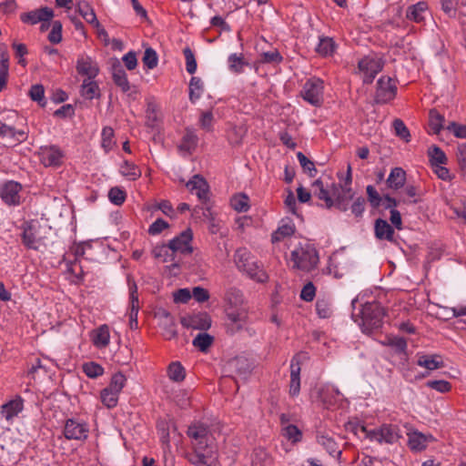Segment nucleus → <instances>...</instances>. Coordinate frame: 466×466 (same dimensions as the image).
Wrapping results in <instances>:
<instances>
[{"label": "nucleus", "mask_w": 466, "mask_h": 466, "mask_svg": "<svg viewBox=\"0 0 466 466\" xmlns=\"http://www.w3.org/2000/svg\"><path fill=\"white\" fill-rule=\"evenodd\" d=\"M193 452L189 461L195 465L214 466L218 461L215 437L210 429L204 423L196 422L187 429Z\"/></svg>", "instance_id": "obj_1"}, {"label": "nucleus", "mask_w": 466, "mask_h": 466, "mask_svg": "<svg viewBox=\"0 0 466 466\" xmlns=\"http://www.w3.org/2000/svg\"><path fill=\"white\" fill-rule=\"evenodd\" d=\"M340 183H331L325 187L320 179L315 180L311 187L313 194L323 200L326 208L336 207L340 210H347L350 200L353 198L351 184V167L348 166L345 178L340 177Z\"/></svg>", "instance_id": "obj_2"}, {"label": "nucleus", "mask_w": 466, "mask_h": 466, "mask_svg": "<svg viewBox=\"0 0 466 466\" xmlns=\"http://www.w3.org/2000/svg\"><path fill=\"white\" fill-rule=\"evenodd\" d=\"M223 302L227 332L233 335L240 331L247 323V301L241 290L229 288L224 294Z\"/></svg>", "instance_id": "obj_3"}, {"label": "nucleus", "mask_w": 466, "mask_h": 466, "mask_svg": "<svg viewBox=\"0 0 466 466\" xmlns=\"http://www.w3.org/2000/svg\"><path fill=\"white\" fill-rule=\"evenodd\" d=\"M319 254L315 246L309 241H299L287 256V263L292 269L309 272L319 263Z\"/></svg>", "instance_id": "obj_4"}, {"label": "nucleus", "mask_w": 466, "mask_h": 466, "mask_svg": "<svg viewBox=\"0 0 466 466\" xmlns=\"http://www.w3.org/2000/svg\"><path fill=\"white\" fill-rule=\"evenodd\" d=\"M234 260L237 268L250 279L261 283L268 280L267 273L247 248H238L234 255Z\"/></svg>", "instance_id": "obj_5"}, {"label": "nucleus", "mask_w": 466, "mask_h": 466, "mask_svg": "<svg viewBox=\"0 0 466 466\" xmlns=\"http://www.w3.org/2000/svg\"><path fill=\"white\" fill-rule=\"evenodd\" d=\"M360 325L363 332L370 333L380 327L384 315L383 309L379 303L368 302L362 305L360 309Z\"/></svg>", "instance_id": "obj_6"}, {"label": "nucleus", "mask_w": 466, "mask_h": 466, "mask_svg": "<svg viewBox=\"0 0 466 466\" xmlns=\"http://www.w3.org/2000/svg\"><path fill=\"white\" fill-rule=\"evenodd\" d=\"M127 378L121 372H116L111 377L107 387L100 392L101 402L108 409H113L117 405L120 392L126 386Z\"/></svg>", "instance_id": "obj_7"}, {"label": "nucleus", "mask_w": 466, "mask_h": 466, "mask_svg": "<svg viewBox=\"0 0 466 466\" xmlns=\"http://www.w3.org/2000/svg\"><path fill=\"white\" fill-rule=\"evenodd\" d=\"M360 430L371 441H377L380 444H394L401 437L399 427L392 424H383L373 430H367L365 427H361Z\"/></svg>", "instance_id": "obj_8"}, {"label": "nucleus", "mask_w": 466, "mask_h": 466, "mask_svg": "<svg viewBox=\"0 0 466 466\" xmlns=\"http://www.w3.org/2000/svg\"><path fill=\"white\" fill-rule=\"evenodd\" d=\"M323 81L318 77H311L303 85L301 96L310 105L319 106L323 102Z\"/></svg>", "instance_id": "obj_9"}, {"label": "nucleus", "mask_w": 466, "mask_h": 466, "mask_svg": "<svg viewBox=\"0 0 466 466\" xmlns=\"http://www.w3.org/2000/svg\"><path fill=\"white\" fill-rule=\"evenodd\" d=\"M89 427L87 423L77 419H67L65 422L64 435L67 440L85 441L87 439Z\"/></svg>", "instance_id": "obj_10"}, {"label": "nucleus", "mask_w": 466, "mask_h": 466, "mask_svg": "<svg viewBox=\"0 0 466 466\" xmlns=\"http://www.w3.org/2000/svg\"><path fill=\"white\" fill-rule=\"evenodd\" d=\"M41 226L38 221L32 220L23 226V243L32 249H37L42 242L43 237L40 234Z\"/></svg>", "instance_id": "obj_11"}, {"label": "nucleus", "mask_w": 466, "mask_h": 466, "mask_svg": "<svg viewBox=\"0 0 466 466\" xmlns=\"http://www.w3.org/2000/svg\"><path fill=\"white\" fill-rule=\"evenodd\" d=\"M22 185L14 180H8L0 187V197L9 206H16L21 201Z\"/></svg>", "instance_id": "obj_12"}, {"label": "nucleus", "mask_w": 466, "mask_h": 466, "mask_svg": "<svg viewBox=\"0 0 466 466\" xmlns=\"http://www.w3.org/2000/svg\"><path fill=\"white\" fill-rule=\"evenodd\" d=\"M382 67L381 59L374 56H365L359 62V68L362 72L363 81L366 83H370Z\"/></svg>", "instance_id": "obj_13"}, {"label": "nucleus", "mask_w": 466, "mask_h": 466, "mask_svg": "<svg viewBox=\"0 0 466 466\" xmlns=\"http://www.w3.org/2000/svg\"><path fill=\"white\" fill-rule=\"evenodd\" d=\"M54 17V11L47 6H43L38 9H34L20 15V20L30 25H35L38 23H49Z\"/></svg>", "instance_id": "obj_14"}, {"label": "nucleus", "mask_w": 466, "mask_h": 466, "mask_svg": "<svg viewBox=\"0 0 466 466\" xmlns=\"http://www.w3.org/2000/svg\"><path fill=\"white\" fill-rule=\"evenodd\" d=\"M397 87L395 82L390 76H381L378 80L375 99L378 103H387L394 98Z\"/></svg>", "instance_id": "obj_15"}, {"label": "nucleus", "mask_w": 466, "mask_h": 466, "mask_svg": "<svg viewBox=\"0 0 466 466\" xmlns=\"http://www.w3.org/2000/svg\"><path fill=\"white\" fill-rule=\"evenodd\" d=\"M27 132L25 128H19L6 123L0 124V137L11 145L25 141Z\"/></svg>", "instance_id": "obj_16"}, {"label": "nucleus", "mask_w": 466, "mask_h": 466, "mask_svg": "<svg viewBox=\"0 0 466 466\" xmlns=\"http://www.w3.org/2000/svg\"><path fill=\"white\" fill-rule=\"evenodd\" d=\"M192 232L190 229L183 231L179 236L169 241L168 247L172 253L190 254Z\"/></svg>", "instance_id": "obj_17"}, {"label": "nucleus", "mask_w": 466, "mask_h": 466, "mask_svg": "<svg viewBox=\"0 0 466 466\" xmlns=\"http://www.w3.org/2000/svg\"><path fill=\"white\" fill-rule=\"evenodd\" d=\"M158 325L162 329V335L167 339H171L177 336V329L174 318L166 309H159L156 313Z\"/></svg>", "instance_id": "obj_18"}, {"label": "nucleus", "mask_w": 466, "mask_h": 466, "mask_svg": "<svg viewBox=\"0 0 466 466\" xmlns=\"http://www.w3.org/2000/svg\"><path fill=\"white\" fill-rule=\"evenodd\" d=\"M41 163L46 167L59 166L62 161L63 153L56 146H44L38 151Z\"/></svg>", "instance_id": "obj_19"}, {"label": "nucleus", "mask_w": 466, "mask_h": 466, "mask_svg": "<svg viewBox=\"0 0 466 466\" xmlns=\"http://www.w3.org/2000/svg\"><path fill=\"white\" fill-rule=\"evenodd\" d=\"M76 71L86 79H94L99 72L97 63L87 56H80L76 61Z\"/></svg>", "instance_id": "obj_20"}, {"label": "nucleus", "mask_w": 466, "mask_h": 466, "mask_svg": "<svg viewBox=\"0 0 466 466\" xmlns=\"http://www.w3.org/2000/svg\"><path fill=\"white\" fill-rule=\"evenodd\" d=\"M128 287H129V299H130V305H129V326L131 329H137V314L139 310V301H138V296H137V287L135 282H131L128 280Z\"/></svg>", "instance_id": "obj_21"}, {"label": "nucleus", "mask_w": 466, "mask_h": 466, "mask_svg": "<svg viewBox=\"0 0 466 466\" xmlns=\"http://www.w3.org/2000/svg\"><path fill=\"white\" fill-rule=\"evenodd\" d=\"M181 323L188 329L206 330L211 326V319L207 313H197L184 317Z\"/></svg>", "instance_id": "obj_22"}, {"label": "nucleus", "mask_w": 466, "mask_h": 466, "mask_svg": "<svg viewBox=\"0 0 466 466\" xmlns=\"http://www.w3.org/2000/svg\"><path fill=\"white\" fill-rule=\"evenodd\" d=\"M24 409V400L16 396L1 407V416L9 423H12Z\"/></svg>", "instance_id": "obj_23"}, {"label": "nucleus", "mask_w": 466, "mask_h": 466, "mask_svg": "<svg viewBox=\"0 0 466 466\" xmlns=\"http://www.w3.org/2000/svg\"><path fill=\"white\" fill-rule=\"evenodd\" d=\"M433 440L432 435L423 434L418 431H412L408 433V446L415 452L425 450Z\"/></svg>", "instance_id": "obj_24"}, {"label": "nucleus", "mask_w": 466, "mask_h": 466, "mask_svg": "<svg viewBox=\"0 0 466 466\" xmlns=\"http://www.w3.org/2000/svg\"><path fill=\"white\" fill-rule=\"evenodd\" d=\"M300 391V362L299 357L295 356L290 361L289 395L296 397Z\"/></svg>", "instance_id": "obj_25"}, {"label": "nucleus", "mask_w": 466, "mask_h": 466, "mask_svg": "<svg viewBox=\"0 0 466 466\" xmlns=\"http://www.w3.org/2000/svg\"><path fill=\"white\" fill-rule=\"evenodd\" d=\"M417 364L429 371H433L444 367V362L441 355H428L424 353H417Z\"/></svg>", "instance_id": "obj_26"}, {"label": "nucleus", "mask_w": 466, "mask_h": 466, "mask_svg": "<svg viewBox=\"0 0 466 466\" xmlns=\"http://www.w3.org/2000/svg\"><path fill=\"white\" fill-rule=\"evenodd\" d=\"M91 340L97 349L106 348L110 341L108 326L104 324L94 329L91 333Z\"/></svg>", "instance_id": "obj_27"}, {"label": "nucleus", "mask_w": 466, "mask_h": 466, "mask_svg": "<svg viewBox=\"0 0 466 466\" xmlns=\"http://www.w3.org/2000/svg\"><path fill=\"white\" fill-rule=\"evenodd\" d=\"M186 187L191 193H195L199 199L207 198L208 187L202 177L198 175L194 176L188 182H187Z\"/></svg>", "instance_id": "obj_28"}, {"label": "nucleus", "mask_w": 466, "mask_h": 466, "mask_svg": "<svg viewBox=\"0 0 466 466\" xmlns=\"http://www.w3.org/2000/svg\"><path fill=\"white\" fill-rule=\"evenodd\" d=\"M317 441L333 457H339L341 454V451L339 449L337 442L325 432L317 433Z\"/></svg>", "instance_id": "obj_29"}, {"label": "nucleus", "mask_w": 466, "mask_h": 466, "mask_svg": "<svg viewBox=\"0 0 466 466\" xmlns=\"http://www.w3.org/2000/svg\"><path fill=\"white\" fill-rule=\"evenodd\" d=\"M374 230L377 238L393 240L394 230L386 220L378 218L375 222Z\"/></svg>", "instance_id": "obj_30"}, {"label": "nucleus", "mask_w": 466, "mask_h": 466, "mask_svg": "<svg viewBox=\"0 0 466 466\" xmlns=\"http://www.w3.org/2000/svg\"><path fill=\"white\" fill-rule=\"evenodd\" d=\"M295 232V226L291 221L282 220L279 227L272 233L271 240L273 243L279 242L284 238L290 237Z\"/></svg>", "instance_id": "obj_31"}, {"label": "nucleus", "mask_w": 466, "mask_h": 466, "mask_svg": "<svg viewBox=\"0 0 466 466\" xmlns=\"http://www.w3.org/2000/svg\"><path fill=\"white\" fill-rule=\"evenodd\" d=\"M77 10L86 23L90 24L95 28L99 27V22L96 18L95 11L87 2H79L77 4Z\"/></svg>", "instance_id": "obj_32"}, {"label": "nucleus", "mask_w": 466, "mask_h": 466, "mask_svg": "<svg viewBox=\"0 0 466 466\" xmlns=\"http://www.w3.org/2000/svg\"><path fill=\"white\" fill-rule=\"evenodd\" d=\"M428 5L425 2H419L416 5H410L407 10V18L416 23H420L425 19L427 15Z\"/></svg>", "instance_id": "obj_33"}, {"label": "nucleus", "mask_w": 466, "mask_h": 466, "mask_svg": "<svg viewBox=\"0 0 466 466\" xmlns=\"http://www.w3.org/2000/svg\"><path fill=\"white\" fill-rule=\"evenodd\" d=\"M406 181V173L401 167H394L391 169L388 178L387 184L389 187L399 189L402 187Z\"/></svg>", "instance_id": "obj_34"}, {"label": "nucleus", "mask_w": 466, "mask_h": 466, "mask_svg": "<svg viewBox=\"0 0 466 466\" xmlns=\"http://www.w3.org/2000/svg\"><path fill=\"white\" fill-rule=\"evenodd\" d=\"M340 395L339 390L333 385H325L319 390V398L324 403L330 405Z\"/></svg>", "instance_id": "obj_35"}, {"label": "nucleus", "mask_w": 466, "mask_h": 466, "mask_svg": "<svg viewBox=\"0 0 466 466\" xmlns=\"http://www.w3.org/2000/svg\"><path fill=\"white\" fill-rule=\"evenodd\" d=\"M248 63L244 60L242 54H230L228 57V66L230 72L234 74H241Z\"/></svg>", "instance_id": "obj_36"}, {"label": "nucleus", "mask_w": 466, "mask_h": 466, "mask_svg": "<svg viewBox=\"0 0 466 466\" xmlns=\"http://www.w3.org/2000/svg\"><path fill=\"white\" fill-rule=\"evenodd\" d=\"M336 49V44L331 37L321 36L319 37V44L316 47V51L322 56H329L333 55Z\"/></svg>", "instance_id": "obj_37"}, {"label": "nucleus", "mask_w": 466, "mask_h": 466, "mask_svg": "<svg viewBox=\"0 0 466 466\" xmlns=\"http://www.w3.org/2000/svg\"><path fill=\"white\" fill-rule=\"evenodd\" d=\"M113 80L115 84L121 88L122 91L127 92L129 90L130 86L127 79V73L125 70L118 65L113 67Z\"/></svg>", "instance_id": "obj_38"}, {"label": "nucleus", "mask_w": 466, "mask_h": 466, "mask_svg": "<svg viewBox=\"0 0 466 466\" xmlns=\"http://www.w3.org/2000/svg\"><path fill=\"white\" fill-rule=\"evenodd\" d=\"M81 95L86 99H93L99 95L97 84L93 79H85L81 86Z\"/></svg>", "instance_id": "obj_39"}, {"label": "nucleus", "mask_w": 466, "mask_h": 466, "mask_svg": "<svg viewBox=\"0 0 466 466\" xmlns=\"http://www.w3.org/2000/svg\"><path fill=\"white\" fill-rule=\"evenodd\" d=\"M230 205L238 212H246L250 207L249 198L245 194H237L231 198Z\"/></svg>", "instance_id": "obj_40"}, {"label": "nucleus", "mask_w": 466, "mask_h": 466, "mask_svg": "<svg viewBox=\"0 0 466 466\" xmlns=\"http://www.w3.org/2000/svg\"><path fill=\"white\" fill-rule=\"evenodd\" d=\"M213 340L214 338L211 335L200 332L193 339V345L201 351H206L211 346Z\"/></svg>", "instance_id": "obj_41"}, {"label": "nucleus", "mask_w": 466, "mask_h": 466, "mask_svg": "<svg viewBox=\"0 0 466 466\" xmlns=\"http://www.w3.org/2000/svg\"><path fill=\"white\" fill-rule=\"evenodd\" d=\"M168 378L176 382L182 381L185 379V369L179 362H172L167 369Z\"/></svg>", "instance_id": "obj_42"}, {"label": "nucleus", "mask_w": 466, "mask_h": 466, "mask_svg": "<svg viewBox=\"0 0 466 466\" xmlns=\"http://www.w3.org/2000/svg\"><path fill=\"white\" fill-rule=\"evenodd\" d=\"M82 370L84 373L91 379H96L97 377H100L104 373V368L94 361H89L86 363H84L82 366Z\"/></svg>", "instance_id": "obj_43"}, {"label": "nucleus", "mask_w": 466, "mask_h": 466, "mask_svg": "<svg viewBox=\"0 0 466 466\" xmlns=\"http://www.w3.org/2000/svg\"><path fill=\"white\" fill-rule=\"evenodd\" d=\"M203 93V83L200 78L193 76L189 82V99L198 100Z\"/></svg>", "instance_id": "obj_44"}, {"label": "nucleus", "mask_w": 466, "mask_h": 466, "mask_svg": "<svg viewBox=\"0 0 466 466\" xmlns=\"http://www.w3.org/2000/svg\"><path fill=\"white\" fill-rule=\"evenodd\" d=\"M429 157L432 167L444 165L447 162V157L444 152L435 146L430 147Z\"/></svg>", "instance_id": "obj_45"}, {"label": "nucleus", "mask_w": 466, "mask_h": 466, "mask_svg": "<svg viewBox=\"0 0 466 466\" xmlns=\"http://www.w3.org/2000/svg\"><path fill=\"white\" fill-rule=\"evenodd\" d=\"M120 173L129 180H136L140 177L139 169L132 163L124 161L120 166Z\"/></svg>", "instance_id": "obj_46"}, {"label": "nucleus", "mask_w": 466, "mask_h": 466, "mask_svg": "<svg viewBox=\"0 0 466 466\" xmlns=\"http://www.w3.org/2000/svg\"><path fill=\"white\" fill-rule=\"evenodd\" d=\"M197 143V135L193 131H187L183 137L179 148L188 153L196 147Z\"/></svg>", "instance_id": "obj_47"}, {"label": "nucleus", "mask_w": 466, "mask_h": 466, "mask_svg": "<svg viewBox=\"0 0 466 466\" xmlns=\"http://www.w3.org/2000/svg\"><path fill=\"white\" fill-rule=\"evenodd\" d=\"M443 122L444 117L436 109L430 111L429 124L434 133L440 132V130L442 128Z\"/></svg>", "instance_id": "obj_48"}, {"label": "nucleus", "mask_w": 466, "mask_h": 466, "mask_svg": "<svg viewBox=\"0 0 466 466\" xmlns=\"http://www.w3.org/2000/svg\"><path fill=\"white\" fill-rule=\"evenodd\" d=\"M316 311L319 318H329L332 314L331 302L328 299H318L316 302Z\"/></svg>", "instance_id": "obj_49"}, {"label": "nucleus", "mask_w": 466, "mask_h": 466, "mask_svg": "<svg viewBox=\"0 0 466 466\" xmlns=\"http://www.w3.org/2000/svg\"><path fill=\"white\" fill-rule=\"evenodd\" d=\"M102 147L105 149L106 152L110 151L113 148L114 141V131L111 127H105L102 130Z\"/></svg>", "instance_id": "obj_50"}, {"label": "nucleus", "mask_w": 466, "mask_h": 466, "mask_svg": "<svg viewBox=\"0 0 466 466\" xmlns=\"http://www.w3.org/2000/svg\"><path fill=\"white\" fill-rule=\"evenodd\" d=\"M126 196V192L117 187H112L108 192L109 200L116 206H120L125 202Z\"/></svg>", "instance_id": "obj_51"}, {"label": "nucleus", "mask_w": 466, "mask_h": 466, "mask_svg": "<svg viewBox=\"0 0 466 466\" xmlns=\"http://www.w3.org/2000/svg\"><path fill=\"white\" fill-rule=\"evenodd\" d=\"M282 434L292 442H298L301 439V431L295 425H288L282 429Z\"/></svg>", "instance_id": "obj_52"}, {"label": "nucleus", "mask_w": 466, "mask_h": 466, "mask_svg": "<svg viewBox=\"0 0 466 466\" xmlns=\"http://www.w3.org/2000/svg\"><path fill=\"white\" fill-rule=\"evenodd\" d=\"M297 158L302 168L308 172L310 177H314L316 175L317 169L315 168L314 163L309 160L303 153L299 152L297 154Z\"/></svg>", "instance_id": "obj_53"}, {"label": "nucleus", "mask_w": 466, "mask_h": 466, "mask_svg": "<svg viewBox=\"0 0 466 466\" xmlns=\"http://www.w3.org/2000/svg\"><path fill=\"white\" fill-rule=\"evenodd\" d=\"M157 55L152 48H147L143 56V63L149 69H153L157 66Z\"/></svg>", "instance_id": "obj_54"}, {"label": "nucleus", "mask_w": 466, "mask_h": 466, "mask_svg": "<svg viewBox=\"0 0 466 466\" xmlns=\"http://www.w3.org/2000/svg\"><path fill=\"white\" fill-rule=\"evenodd\" d=\"M48 40L53 44H58L62 40V24L59 21H54L52 29L48 35Z\"/></svg>", "instance_id": "obj_55"}, {"label": "nucleus", "mask_w": 466, "mask_h": 466, "mask_svg": "<svg viewBox=\"0 0 466 466\" xmlns=\"http://www.w3.org/2000/svg\"><path fill=\"white\" fill-rule=\"evenodd\" d=\"M426 386L441 393H446L451 389V383L444 380H429L427 381Z\"/></svg>", "instance_id": "obj_56"}, {"label": "nucleus", "mask_w": 466, "mask_h": 466, "mask_svg": "<svg viewBox=\"0 0 466 466\" xmlns=\"http://www.w3.org/2000/svg\"><path fill=\"white\" fill-rule=\"evenodd\" d=\"M186 59V69L189 74H194L197 70V61L195 56L189 47L183 51Z\"/></svg>", "instance_id": "obj_57"}, {"label": "nucleus", "mask_w": 466, "mask_h": 466, "mask_svg": "<svg viewBox=\"0 0 466 466\" xmlns=\"http://www.w3.org/2000/svg\"><path fill=\"white\" fill-rule=\"evenodd\" d=\"M261 61L263 63L279 64L282 56L277 49H272L261 54Z\"/></svg>", "instance_id": "obj_58"}, {"label": "nucleus", "mask_w": 466, "mask_h": 466, "mask_svg": "<svg viewBox=\"0 0 466 466\" xmlns=\"http://www.w3.org/2000/svg\"><path fill=\"white\" fill-rule=\"evenodd\" d=\"M393 127L395 134L402 139L408 140L410 137V132L405 126L404 122L400 119H395L393 121Z\"/></svg>", "instance_id": "obj_59"}, {"label": "nucleus", "mask_w": 466, "mask_h": 466, "mask_svg": "<svg viewBox=\"0 0 466 466\" xmlns=\"http://www.w3.org/2000/svg\"><path fill=\"white\" fill-rule=\"evenodd\" d=\"M388 345L394 348L398 352L405 353L407 342L403 338L392 337L388 339Z\"/></svg>", "instance_id": "obj_60"}, {"label": "nucleus", "mask_w": 466, "mask_h": 466, "mask_svg": "<svg viewBox=\"0 0 466 466\" xmlns=\"http://www.w3.org/2000/svg\"><path fill=\"white\" fill-rule=\"evenodd\" d=\"M167 228L168 223L162 218H158L149 226L148 233L153 236L158 235Z\"/></svg>", "instance_id": "obj_61"}, {"label": "nucleus", "mask_w": 466, "mask_h": 466, "mask_svg": "<svg viewBox=\"0 0 466 466\" xmlns=\"http://www.w3.org/2000/svg\"><path fill=\"white\" fill-rule=\"evenodd\" d=\"M157 113L154 104H148L147 108V125L150 127H155L157 122Z\"/></svg>", "instance_id": "obj_62"}, {"label": "nucleus", "mask_w": 466, "mask_h": 466, "mask_svg": "<svg viewBox=\"0 0 466 466\" xmlns=\"http://www.w3.org/2000/svg\"><path fill=\"white\" fill-rule=\"evenodd\" d=\"M30 97L32 100L41 103L45 97L44 87L41 85H35L29 91Z\"/></svg>", "instance_id": "obj_63"}, {"label": "nucleus", "mask_w": 466, "mask_h": 466, "mask_svg": "<svg viewBox=\"0 0 466 466\" xmlns=\"http://www.w3.org/2000/svg\"><path fill=\"white\" fill-rule=\"evenodd\" d=\"M448 129L453 133V135L459 138H466V125H459L456 123H451L448 126Z\"/></svg>", "instance_id": "obj_64"}]
</instances>
